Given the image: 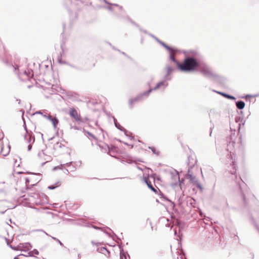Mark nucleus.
I'll return each mask as SVG.
<instances>
[{
  "instance_id": "f704fd0d",
  "label": "nucleus",
  "mask_w": 259,
  "mask_h": 259,
  "mask_svg": "<svg viewBox=\"0 0 259 259\" xmlns=\"http://www.w3.org/2000/svg\"><path fill=\"white\" fill-rule=\"evenodd\" d=\"M36 176H38L39 177V175H37L36 174H32V175L30 177V178H32V181L35 179V177Z\"/></svg>"
},
{
  "instance_id": "37998d69",
  "label": "nucleus",
  "mask_w": 259,
  "mask_h": 259,
  "mask_svg": "<svg viewBox=\"0 0 259 259\" xmlns=\"http://www.w3.org/2000/svg\"><path fill=\"white\" fill-rule=\"evenodd\" d=\"M71 163V162L67 163L66 164V165L67 166H69Z\"/></svg>"
},
{
  "instance_id": "2f4dec72",
  "label": "nucleus",
  "mask_w": 259,
  "mask_h": 259,
  "mask_svg": "<svg viewBox=\"0 0 259 259\" xmlns=\"http://www.w3.org/2000/svg\"><path fill=\"white\" fill-rule=\"evenodd\" d=\"M89 136H91V137H92L93 138L96 139V137H95V136L94 135H93L92 134H91V133H90L89 132H85Z\"/></svg>"
},
{
  "instance_id": "ea45409f",
  "label": "nucleus",
  "mask_w": 259,
  "mask_h": 259,
  "mask_svg": "<svg viewBox=\"0 0 259 259\" xmlns=\"http://www.w3.org/2000/svg\"><path fill=\"white\" fill-rule=\"evenodd\" d=\"M50 158L49 157L47 156V157H46V158H44V160H46L47 161H49V160H50Z\"/></svg>"
},
{
  "instance_id": "aec40b11",
  "label": "nucleus",
  "mask_w": 259,
  "mask_h": 259,
  "mask_svg": "<svg viewBox=\"0 0 259 259\" xmlns=\"http://www.w3.org/2000/svg\"><path fill=\"white\" fill-rule=\"evenodd\" d=\"M174 70V69L171 68L170 66H167V74L165 75V78L166 79L169 80L170 78H168V75L171 73V72Z\"/></svg>"
},
{
  "instance_id": "dca6fc26",
  "label": "nucleus",
  "mask_w": 259,
  "mask_h": 259,
  "mask_svg": "<svg viewBox=\"0 0 259 259\" xmlns=\"http://www.w3.org/2000/svg\"><path fill=\"white\" fill-rule=\"evenodd\" d=\"M236 105L238 109H243L245 107V103L242 101H239L236 102Z\"/></svg>"
},
{
  "instance_id": "bb28decb",
  "label": "nucleus",
  "mask_w": 259,
  "mask_h": 259,
  "mask_svg": "<svg viewBox=\"0 0 259 259\" xmlns=\"http://www.w3.org/2000/svg\"><path fill=\"white\" fill-rule=\"evenodd\" d=\"M104 2L106 3V4H107L110 6H116L117 7L119 8V9H122V6H119L117 4H111V3H108V2H107L106 0H104Z\"/></svg>"
},
{
  "instance_id": "c03bdc74",
  "label": "nucleus",
  "mask_w": 259,
  "mask_h": 259,
  "mask_svg": "<svg viewBox=\"0 0 259 259\" xmlns=\"http://www.w3.org/2000/svg\"><path fill=\"white\" fill-rule=\"evenodd\" d=\"M193 162V161L192 160V159H191L190 161V164H192V162Z\"/></svg>"
},
{
  "instance_id": "4c0bfd02",
  "label": "nucleus",
  "mask_w": 259,
  "mask_h": 259,
  "mask_svg": "<svg viewBox=\"0 0 259 259\" xmlns=\"http://www.w3.org/2000/svg\"><path fill=\"white\" fill-rule=\"evenodd\" d=\"M158 42H159L161 45H162L163 47H164V46L166 45V44H164L163 42H162V41H161V40H158Z\"/></svg>"
},
{
  "instance_id": "5fc2aeb1",
  "label": "nucleus",
  "mask_w": 259,
  "mask_h": 259,
  "mask_svg": "<svg viewBox=\"0 0 259 259\" xmlns=\"http://www.w3.org/2000/svg\"><path fill=\"white\" fill-rule=\"evenodd\" d=\"M94 228H95V229H98V228H98V227H94Z\"/></svg>"
},
{
  "instance_id": "c9c22d12",
  "label": "nucleus",
  "mask_w": 259,
  "mask_h": 259,
  "mask_svg": "<svg viewBox=\"0 0 259 259\" xmlns=\"http://www.w3.org/2000/svg\"><path fill=\"white\" fill-rule=\"evenodd\" d=\"M199 214L201 216V217H202V218L205 217V215H204V214L203 213L202 211L201 210H199Z\"/></svg>"
},
{
  "instance_id": "e2e57ef3",
  "label": "nucleus",
  "mask_w": 259,
  "mask_h": 259,
  "mask_svg": "<svg viewBox=\"0 0 259 259\" xmlns=\"http://www.w3.org/2000/svg\"><path fill=\"white\" fill-rule=\"evenodd\" d=\"M44 259H45V258H44Z\"/></svg>"
},
{
  "instance_id": "79ce46f5",
  "label": "nucleus",
  "mask_w": 259,
  "mask_h": 259,
  "mask_svg": "<svg viewBox=\"0 0 259 259\" xmlns=\"http://www.w3.org/2000/svg\"><path fill=\"white\" fill-rule=\"evenodd\" d=\"M108 9H109V10H110V11H112V7H111V6H109V7H108Z\"/></svg>"
},
{
  "instance_id": "680f3d73",
  "label": "nucleus",
  "mask_w": 259,
  "mask_h": 259,
  "mask_svg": "<svg viewBox=\"0 0 259 259\" xmlns=\"http://www.w3.org/2000/svg\"><path fill=\"white\" fill-rule=\"evenodd\" d=\"M45 234L47 235H48V233H46L45 232Z\"/></svg>"
},
{
  "instance_id": "b1692460",
  "label": "nucleus",
  "mask_w": 259,
  "mask_h": 259,
  "mask_svg": "<svg viewBox=\"0 0 259 259\" xmlns=\"http://www.w3.org/2000/svg\"><path fill=\"white\" fill-rule=\"evenodd\" d=\"M32 253L38 255L39 254V252L37 249H34L32 251L28 252V255L32 256Z\"/></svg>"
},
{
  "instance_id": "13d9d810",
  "label": "nucleus",
  "mask_w": 259,
  "mask_h": 259,
  "mask_svg": "<svg viewBox=\"0 0 259 259\" xmlns=\"http://www.w3.org/2000/svg\"><path fill=\"white\" fill-rule=\"evenodd\" d=\"M18 103H19V104L20 103V100H19V102Z\"/></svg>"
},
{
  "instance_id": "393cba45",
  "label": "nucleus",
  "mask_w": 259,
  "mask_h": 259,
  "mask_svg": "<svg viewBox=\"0 0 259 259\" xmlns=\"http://www.w3.org/2000/svg\"><path fill=\"white\" fill-rule=\"evenodd\" d=\"M149 148L151 150L153 153L158 155L159 154L158 151L156 150V149L153 147H149Z\"/></svg>"
},
{
  "instance_id": "f03ea898",
  "label": "nucleus",
  "mask_w": 259,
  "mask_h": 259,
  "mask_svg": "<svg viewBox=\"0 0 259 259\" xmlns=\"http://www.w3.org/2000/svg\"><path fill=\"white\" fill-rule=\"evenodd\" d=\"M199 63L192 57H187L183 64H179V68L183 71H191L198 67Z\"/></svg>"
},
{
  "instance_id": "7c9ffc66",
  "label": "nucleus",
  "mask_w": 259,
  "mask_h": 259,
  "mask_svg": "<svg viewBox=\"0 0 259 259\" xmlns=\"http://www.w3.org/2000/svg\"><path fill=\"white\" fill-rule=\"evenodd\" d=\"M164 47L168 51H169L170 52H174L173 49L166 45Z\"/></svg>"
},
{
  "instance_id": "39448f33",
  "label": "nucleus",
  "mask_w": 259,
  "mask_h": 259,
  "mask_svg": "<svg viewBox=\"0 0 259 259\" xmlns=\"http://www.w3.org/2000/svg\"><path fill=\"white\" fill-rule=\"evenodd\" d=\"M167 172L169 175L171 179V185L172 186H176L178 185H181V183L184 181L180 179L179 172L175 169L171 168L167 170Z\"/></svg>"
},
{
  "instance_id": "8fccbe9b",
  "label": "nucleus",
  "mask_w": 259,
  "mask_h": 259,
  "mask_svg": "<svg viewBox=\"0 0 259 259\" xmlns=\"http://www.w3.org/2000/svg\"><path fill=\"white\" fill-rule=\"evenodd\" d=\"M57 168H60V167H59V166H57V167H55V169H57Z\"/></svg>"
},
{
  "instance_id": "3c124183",
  "label": "nucleus",
  "mask_w": 259,
  "mask_h": 259,
  "mask_svg": "<svg viewBox=\"0 0 259 259\" xmlns=\"http://www.w3.org/2000/svg\"><path fill=\"white\" fill-rule=\"evenodd\" d=\"M151 36H152V37H153L155 39V37H156L155 36H154V35H151Z\"/></svg>"
},
{
  "instance_id": "09e8293b",
  "label": "nucleus",
  "mask_w": 259,
  "mask_h": 259,
  "mask_svg": "<svg viewBox=\"0 0 259 259\" xmlns=\"http://www.w3.org/2000/svg\"><path fill=\"white\" fill-rule=\"evenodd\" d=\"M155 40H157L158 42V40H160L157 37H155Z\"/></svg>"
},
{
  "instance_id": "9d476101",
  "label": "nucleus",
  "mask_w": 259,
  "mask_h": 259,
  "mask_svg": "<svg viewBox=\"0 0 259 259\" xmlns=\"http://www.w3.org/2000/svg\"><path fill=\"white\" fill-rule=\"evenodd\" d=\"M17 174L18 175H23V173L20 172H17ZM20 179H21V180L22 181L25 182V185H26V189H29V183L30 181H32V178L26 177H25V176H24L23 175V176H20Z\"/></svg>"
},
{
  "instance_id": "6ab92c4d",
  "label": "nucleus",
  "mask_w": 259,
  "mask_h": 259,
  "mask_svg": "<svg viewBox=\"0 0 259 259\" xmlns=\"http://www.w3.org/2000/svg\"><path fill=\"white\" fill-rule=\"evenodd\" d=\"M174 55H175V53L174 52H170L169 59L170 60H171L174 62L177 63V65L179 66V64H180V63L175 59Z\"/></svg>"
},
{
  "instance_id": "5701e85b",
  "label": "nucleus",
  "mask_w": 259,
  "mask_h": 259,
  "mask_svg": "<svg viewBox=\"0 0 259 259\" xmlns=\"http://www.w3.org/2000/svg\"><path fill=\"white\" fill-rule=\"evenodd\" d=\"M47 114L48 115V113L47 112L46 110L44 111H37L35 112L34 114H41L43 117L44 115Z\"/></svg>"
},
{
  "instance_id": "864d4df0",
  "label": "nucleus",
  "mask_w": 259,
  "mask_h": 259,
  "mask_svg": "<svg viewBox=\"0 0 259 259\" xmlns=\"http://www.w3.org/2000/svg\"><path fill=\"white\" fill-rule=\"evenodd\" d=\"M122 54H123L124 55L126 56V54H125V53L122 52Z\"/></svg>"
},
{
  "instance_id": "58836bf2",
  "label": "nucleus",
  "mask_w": 259,
  "mask_h": 259,
  "mask_svg": "<svg viewBox=\"0 0 259 259\" xmlns=\"http://www.w3.org/2000/svg\"><path fill=\"white\" fill-rule=\"evenodd\" d=\"M32 148L31 144H29L28 146V151H30Z\"/></svg>"
},
{
  "instance_id": "20e7f679",
  "label": "nucleus",
  "mask_w": 259,
  "mask_h": 259,
  "mask_svg": "<svg viewBox=\"0 0 259 259\" xmlns=\"http://www.w3.org/2000/svg\"><path fill=\"white\" fill-rule=\"evenodd\" d=\"M198 69L204 76L206 77H216L217 75L213 72L210 68L205 63H199Z\"/></svg>"
},
{
  "instance_id": "4468645a",
  "label": "nucleus",
  "mask_w": 259,
  "mask_h": 259,
  "mask_svg": "<svg viewBox=\"0 0 259 259\" xmlns=\"http://www.w3.org/2000/svg\"><path fill=\"white\" fill-rule=\"evenodd\" d=\"M187 178L189 179L191 183H194V184L196 185L198 187L200 188V185L198 183L196 178L193 176V175H190V176L187 177Z\"/></svg>"
},
{
  "instance_id": "72a5a7b5",
  "label": "nucleus",
  "mask_w": 259,
  "mask_h": 259,
  "mask_svg": "<svg viewBox=\"0 0 259 259\" xmlns=\"http://www.w3.org/2000/svg\"><path fill=\"white\" fill-rule=\"evenodd\" d=\"M39 178H37V179H35V181L34 182H35V183H33V184H31V185H30V186H31V187H32V186H34L35 185H36V183H37L36 181L38 182V181H39Z\"/></svg>"
},
{
  "instance_id": "412c9836",
  "label": "nucleus",
  "mask_w": 259,
  "mask_h": 259,
  "mask_svg": "<svg viewBox=\"0 0 259 259\" xmlns=\"http://www.w3.org/2000/svg\"><path fill=\"white\" fill-rule=\"evenodd\" d=\"M24 74L26 75L28 78L32 77L33 76V71L31 70L28 69L25 70L24 72Z\"/></svg>"
},
{
  "instance_id": "e433bc0d",
  "label": "nucleus",
  "mask_w": 259,
  "mask_h": 259,
  "mask_svg": "<svg viewBox=\"0 0 259 259\" xmlns=\"http://www.w3.org/2000/svg\"><path fill=\"white\" fill-rule=\"evenodd\" d=\"M12 67H13V68L14 69V70L15 71L18 69V66L17 65L14 66V65H12Z\"/></svg>"
},
{
  "instance_id": "4d7b16f0",
  "label": "nucleus",
  "mask_w": 259,
  "mask_h": 259,
  "mask_svg": "<svg viewBox=\"0 0 259 259\" xmlns=\"http://www.w3.org/2000/svg\"><path fill=\"white\" fill-rule=\"evenodd\" d=\"M250 95H247L246 97H250Z\"/></svg>"
},
{
  "instance_id": "7ed1b4c3",
  "label": "nucleus",
  "mask_w": 259,
  "mask_h": 259,
  "mask_svg": "<svg viewBox=\"0 0 259 259\" xmlns=\"http://www.w3.org/2000/svg\"><path fill=\"white\" fill-rule=\"evenodd\" d=\"M167 85H168V83H165V81H162L159 82V83H157L156 86L153 89H150L148 91L144 92L142 94L138 96V97L130 100V105L131 106H132L133 104H134L136 102L142 99V97L144 96H148V95L150 94V93H151L153 90H156L158 89V88H159L162 85H163L165 87H166L167 86Z\"/></svg>"
},
{
  "instance_id": "a18cd8bd",
  "label": "nucleus",
  "mask_w": 259,
  "mask_h": 259,
  "mask_svg": "<svg viewBox=\"0 0 259 259\" xmlns=\"http://www.w3.org/2000/svg\"><path fill=\"white\" fill-rule=\"evenodd\" d=\"M108 153H109L110 155H111V154H110V148H109V147L108 146Z\"/></svg>"
},
{
  "instance_id": "c85d7f7f",
  "label": "nucleus",
  "mask_w": 259,
  "mask_h": 259,
  "mask_svg": "<svg viewBox=\"0 0 259 259\" xmlns=\"http://www.w3.org/2000/svg\"><path fill=\"white\" fill-rule=\"evenodd\" d=\"M46 156L45 153H44V152L43 151H41V152H39L38 153V156L41 158H43L44 156Z\"/></svg>"
},
{
  "instance_id": "c756f323",
  "label": "nucleus",
  "mask_w": 259,
  "mask_h": 259,
  "mask_svg": "<svg viewBox=\"0 0 259 259\" xmlns=\"http://www.w3.org/2000/svg\"><path fill=\"white\" fill-rule=\"evenodd\" d=\"M52 238L56 241H57V242H58L59 243V244L61 245V246H63V244L58 239H57V238L56 237H51Z\"/></svg>"
},
{
  "instance_id": "2eb2a0df",
  "label": "nucleus",
  "mask_w": 259,
  "mask_h": 259,
  "mask_svg": "<svg viewBox=\"0 0 259 259\" xmlns=\"http://www.w3.org/2000/svg\"><path fill=\"white\" fill-rule=\"evenodd\" d=\"M97 251L105 255H109L110 252L105 247H101L97 249Z\"/></svg>"
},
{
  "instance_id": "f257e3e1",
  "label": "nucleus",
  "mask_w": 259,
  "mask_h": 259,
  "mask_svg": "<svg viewBox=\"0 0 259 259\" xmlns=\"http://www.w3.org/2000/svg\"><path fill=\"white\" fill-rule=\"evenodd\" d=\"M241 139L240 137L237 138L235 133L232 134L230 137V141L227 144V150L229 152L226 157V165H227V174H229L231 175V178L234 180L235 183L238 185L241 191H242V198L244 203H246V199L245 194L243 192V185H245V183L241 180L240 177H238L236 175V163L235 161V155L234 149L235 147L236 141H239Z\"/></svg>"
},
{
  "instance_id": "473e14b6",
  "label": "nucleus",
  "mask_w": 259,
  "mask_h": 259,
  "mask_svg": "<svg viewBox=\"0 0 259 259\" xmlns=\"http://www.w3.org/2000/svg\"><path fill=\"white\" fill-rule=\"evenodd\" d=\"M204 219L205 220L204 223L206 224H208V223L207 222H208L210 221V219L208 217H205L204 218Z\"/></svg>"
},
{
  "instance_id": "a878e982",
  "label": "nucleus",
  "mask_w": 259,
  "mask_h": 259,
  "mask_svg": "<svg viewBox=\"0 0 259 259\" xmlns=\"http://www.w3.org/2000/svg\"><path fill=\"white\" fill-rule=\"evenodd\" d=\"M56 184H57V186H53V185H51V186H49L48 187V188L50 190H53L54 189H55L56 187H58L60 185V182H58Z\"/></svg>"
},
{
  "instance_id": "423d86ee",
  "label": "nucleus",
  "mask_w": 259,
  "mask_h": 259,
  "mask_svg": "<svg viewBox=\"0 0 259 259\" xmlns=\"http://www.w3.org/2000/svg\"><path fill=\"white\" fill-rule=\"evenodd\" d=\"M197 160L193 158L192 157L189 156L188 158V169L187 174V177L190 176V175H193L191 171V169L193 168L195 165L196 164Z\"/></svg>"
},
{
  "instance_id": "6e6552de",
  "label": "nucleus",
  "mask_w": 259,
  "mask_h": 259,
  "mask_svg": "<svg viewBox=\"0 0 259 259\" xmlns=\"http://www.w3.org/2000/svg\"><path fill=\"white\" fill-rule=\"evenodd\" d=\"M69 113L70 116L73 118L76 121H81L80 115L77 112L75 109L70 108L69 109Z\"/></svg>"
},
{
  "instance_id": "49530a36",
  "label": "nucleus",
  "mask_w": 259,
  "mask_h": 259,
  "mask_svg": "<svg viewBox=\"0 0 259 259\" xmlns=\"http://www.w3.org/2000/svg\"><path fill=\"white\" fill-rule=\"evenodd\" d=\"M18 256H19V255L15 256L14 259H19Z\"/></svg>"
},
{
  "instance_id": "a19ab883",
  "label": "nucleus",
  "mask_w": 259,
  "mask_h": 259,
  "mask_svg": "<svg viewBox=\"0 0 259 259\" xmlns=\"http://www.w3.org/2000/svg\"><path fill=\"white\" fill-rule=\"evenodd\" d=\"M64 172H65V174H68V172H69L68 170V169H65V171Z\"/></svg>"
},
{
  "instance_id": "f3484780",
  "label": "nucleus",
  "mask_w": 259,
  "mask_h": 259,
  "mask_svg": "<svg viewBox=\"0 0 259 259\" xmlns=\"http://www.w3.org/2000/svg\"><path fill=\"white\" fill-rule=\"evenodd\" d=\"M68 96L72 100L77 99L79 97L77 93L74 92H69L68 93Z\"/></svg>"
},
{
  "instance_id": "bf43d9fd",
  "label": "nucleus",
  "mask_w": 259,
  "mask_h": 259,
  "mask_svg": "<svg viewBox=\"0 0 259 259\" xmlns=\"http://www.w3.org/2000/svg\"><path fill=\"white\" fill-rule=\"evenodd\" d=\"M41 137H42V136H43V134H41Z\"/></svg>"
},
{
  "instance_id": "cd10ccee",
  "label": "nucleus",
  "mask_w": 259,
  "mask_h": 259,
  "mask_svg": "<svg viewBox=\"0 0 259 259\" xmlns=\"http://www.w3.org/2000/svg\"><path fill=\"white\" fill-rule=\"evenodd\" d=\"M6 240L7 241V245L11 248H12V249L14 250H16V246H13L11 244H10L9 243V240L6 238Z\"/></svg>"
},
{
  "instance_id": "ddd939ff",
  "label": "nucleus",
  "mask_w": 259,
  "mask_h": 259,
  "mask_svg": "<svg viewBox=\"0 0 259 259\" xmlns=\"http://www.w3.org/2000/svg\"><path fill=\"white\" fill-rule=\"evenodd\" d=\"M145 182L146 183L147 186L153 192L156 193V189L153 186L151 182L150 181L148 177L145 178Z\"/></svg>"
},
{
  "instance_id": "052dcab7",
  "label": "nucleus",
  "mask_w": 259,
  "mask_h": 259,
  "mask_svg": "<svg viewBox=\"0 0 259 259\" xmlns=\"http://www.w3.org/2000/svg\"><path fill=\"white\" fill-rule=\"evenodd\" d=\"M26 137H27V136H26V135H25V139L26 138Z\"/></svg>"
},
{
  "instance_id": "de8ad7c7",
  "label": "nucleus",
  "mask_w": 259,
  "mask_h": 259,
  "mask_svg": "<svg viewBox=\"0 0 259 259\" xmlns=\"http://www.w3.org/2000/svg\"><path fill=\"white\" fill-rule=\"evenodd\" d=\"M3 154L4 156H6L8 155V153H6V154L3 153Z\"/></svg>"
},
{
  "instance_id": "603ef678",
  "label": "nucleus",
  "mask_w": 259,
  "mask_h": 259,
  "mask_svg": "<svg viewBox=\"0 0 259 259\" xmlns=\"http://www.w3.org/2000/svg\"><path fill=\"white\" fill-rule=\"evenodd\" d=\"M151 36H152V37H153L155 39V37H156L155 36H154V35H151Z\"/></svg>"
},
{
  "instance_id": "6e6d98bb",
  "label": "nucleus",
  "mask_w": 259,
  "mask_h": 259,
  "mask_svg": "<svg viewBox=\"0 0 259 259\" xmlns=\"http://www.w3.org/2000/svg\"><path fill=\"white\" fill-rule=\"evenodd\" d=\"M130 137L131 139H133L134 138L133 137Z\"/></svg>"
},
{
  "instance_id": "4be33fe9",
  "label": "nucleus",
  "mask_w": 259,
  "mask_h": 259,
  "mask_svg": "<svg viewBox=\"0 0 259 259\" xmlns=\"http://www.w3.org/2000/svg\"><path fill=\"white\" fill-rule=\"evenodd\" d=\"M126 252H124L123 249L120 250V258L123 259V257H124V259H126Z\"/></svg>"
},
{
  "instance_id": "a211bd4d",
  "label": "nucleus",
  "mask_w": 259,
  "mask_h": 259,
  "mask_svg": "<svg viewBox=\"0 0 259 259\" xmlns=\"http://www.w3.org/2000/svg\"><path fill=\"white\" fill-rule=\"evenodd\" d=\"M215 92H216V91H215ZM217 93H218V94H219L220 95H223V96H224V97H225L229 99L235 100V99H236L234 96L226 94L225 93H223L220 92H217Z\"/></svg>"
},
{
  "instance_id": "0eeeda50",
  "label": "nucleus",
  "mask_w": 259,
  "mask_h": 259,
  "mask_svg": "<svg viewBox=\"0 0 259 259\" xmlns=\"http://www.w3.org/2000/svg\"><path fill=\"white\" fill-rule=\"evenodd\" d=\"M32 247V246L31 244L28 243H19L17 246H16V250H21L22 251H27L29 250Z\"/></svg>"
},
{
  "instance_id": "f8f14e48",
  "label": "nucleus",
  "mask_w": 259,
  "mask_h": 259,
  "mask_svg": "<svg viewBox=\"0 0 259 259\" xmlns=\"http://www.w3.org/2000/svg\"><path fill=\"white\" fill-rule=\"evenodd\" d=\"M24 127H25V129L26 130V134L29 137V138L28 139H27V141L28 143H29V144H32L35 141V138H34V136H32L31 134L30 135L28 131H27V129L26 128V124L25 123H24Z\"/></svg>"
},
{
  "instance_id": "1a4fd4ad",
  "label": "nucleus",
  "mask_w": 259,
  "mask_h": 259,
  "mask_svg": "<svg viewBox=\"0 0 259 259\" xmlns=\"http://www.w3.org/2000/svg\"><path fill=\"white\" fill-rule=\"evenodd\" d=\"M44 117L48 120H50L52 123L54 128L55 130L57 128V125L59 123V120L56 117H53L50 115H47V114L44 115Z\"/></svg>"
},
{
  "instance_id": "9b49d317",
  "label": "nucleus",
  "mask_w": 259,
  "mask_h": 259,
  "mask_svg": "<svg viewBox=\"0 0 259 259\" xmlns=\"http://www.w3.org/2000/svg\"><path fill=\"white\" fill-rule=\"evenodd\" d=\"M113 120L114 122L115 126L116 127H117L118 129L121 131H124V133L126 136H128L129 134H130V132L126 131L124 128H123L118 122L116 120V119L115 117H113Z\"/></svg>"
}]
</instances>
